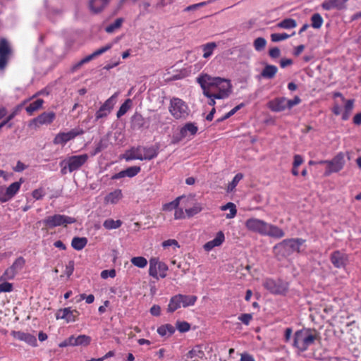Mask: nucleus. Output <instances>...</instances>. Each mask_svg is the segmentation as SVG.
<instances>
[{
	"mask_svg": "<svg viewBox=\"0 0 361 361\" xmlns=\"http://www.w3.org/2000/svg\"><path fill=\"white\" fill-rule=\"evenodd\" d=\"M197 127L192 123H188L180 128V135L186 137L188 135H195L197 132Z\"/></svg>",
	"mask_w": 361,
	"mask_h": 361,
	"instance_id": "nucleus-25",
	"label": "nucleus"
},
{
	"mask_svg": "<svg viewBox=\"0 0 361 361\" xmlns=\"http://www.w3.org/2000/svg\"><path fill=\"white\" fill-rule=\"evenodd\" d=\"M43 103V99H38L27 106L25 110L30 115H32L35 111L39 110L42 107Z\"/></svg>",
	"mask_w": 361,
	"mask_h": 361,
	"instance_id": "nucleus-35",
	"label": "nucleus"
},
{
	"mask_svg": "<svg viewBox=\"0 0 361 361\" xmlns=\"http://www.w3.org/2000/svg\"><path fill=\"white\" fill-rule=\"evenodd\" d=\"M82 131L76 132L75 130H71L68 133H60L56 135L54 139V144L55 145H64L68 141L73 139L77 135L82 134Z\"/></svg>",
	"mask_w": 361,
	"mask_h": 361,
	"instance_id": "nucleus-16",
	"label": "nucleus"
},
{
	"mask_svg": "<svg viewBox=\"0 0 361 361\" xmlns=\"http://www.w3.org/2000/svg\"><path fill=\"white\" fill-rule=\"evenodd\" d=\"M131 263L139 268H144L147 264V259L143 257H135L130 259Z\"/></svg>",
	"mask_w": 361,
	"mask_h": 361,
	"instance_id": "nucleus-45",
	"label": "nucleus"
},
{
	"mask_svg": "<svg viewBox=\"0 0 361 361\" xmlns=\"http://www.w3.org/2000/svg\"><path fill=\"white\" fill-rule=\"evenodd\" d=\"M184 207L185 208V214L188 217L195 216L202 209V205L200 203L195 202L194 198L192 202L188 203V206Z\"/></svg>",
	"mask_w": 361,
	"mask_h": 361,
	"instance_id": "nucleus-22",
	"label": "nucleus"
},
{
	"mask_svg": "<svg viewBox=\"0 0 361 361\" xmlns=\"http://www.w3.org/2000/svg\"><path fill=\"white\" fill-rule=\"evenodd\" d=\"M108 141L105 139H101L97 147H95L94 152L92 153V155L94 156L101 151L105 149L108 147Z\"/></svg>",
	"mask_w": 361,
	"mask_h": 361,
	"instance_id": "nucleus-49",
	"label": "nucleus"
},
{
	"mask_svg": "<svg viewBox=\"0 0 361 361\" xmlns=\"http://www.w3.org/2000/svg\"><path fill=\"white\" fill-rule=\"evenodd\" d=\"M115 276H116V271L114 269L104 270L101 273V277L104 279H106L108 277L114 278Z\"/></svg>",
	"mask_w": 361,
	"mask_h": 361,
	"instance_id": "nucleus-54",
	"label": "nucleus"
},
{
	"mask_svg": "<svg viewBox=\"0 0 361 361\" xmlns=\"http://www.w3.org/2000/svg\"><path fill=\"white\" fill-rule=\"evenodd\" d=\"M312 26L314 28L319 29L322 27L323 23V19L319 13L314 14L312 18Z\"/></svg>",
	"mask_w": 361,
	"mask_h": 361,
	"instance_id": "nucleus-47",
	"label": "nucleus"
},
{
	"mask_svg": "<svg viewBox=\"0 0 361 361\" xmlns=\"http://www.w3.org/2000/svg\"><path fill=\"white\" fill-rule=\"evenodd\" d=\"M74 270V262L73 261H69L68 264L66 267V274L68 276H70Z\"/></svg>",
	"mask_w": 361,
	"mask_h": 361,
	"instance_id": "nucleus-60",
	"label": "nucleus"
},
{
	"mask_svg": "<svg viewBox=\"0 0 361 361\" xmlns=\"http://www.w3.org/2000/svg\"><path fill=\"white\" fill-rule=\"evenodd\" d=\"M88 159V155L86 154L70 157L67 160H63L60 163L62 166L61 173L66 174L67 171L73 172L80 169Z\"/></svg>",
	"mask_w": 361,
	"mask_h": 361,
	"instance_id": "nucleus-7",
	"label": "nucleus"
},
{
	"mask_svg": "<svg viewBox=\"0 0 361 361\" xmlns=\"http://www.w3.org/2000/svg\"><path fill=\"white\" fill-rule=\"evenodd\" d=\"M55 118V114L54 112H44L34 118L30 125L35 124L37 126L39 125L49 124Z\"/></svg>",
	"mask_w": 361,
	"mask_h": 361,
	"instance_id": "nucleus-18",
	"label": "nucleus"
},
{
	"mask_svg": "<svg viewBox=\"0 0 361 361\" xmlns=\"http://www.w3.org/2000/svg\"><path fill=\"white\" fill-rule=\"evenodd\" d=\"M123 22V19L122 18H117L113 23L106 27L105 31L108 33L114 32L121 27Z\"/></svg>",
	"mask_w": 361,
	"mask_h": 361,
	"instance_id": "nucleus-41",
	"label": "nucleus"
},
{
	"mask_svg": "<svg viewBox=\"0 0 361 361\" xmlns=\"http://www.w3.org/2000/svg\"><path fill=\"white\" fill-rule=\"evenodd\" d=\"M224 240L225 237L224 233L222 231H219L217 233L214 239L206 243L203 247L205 251L209 252L214 247L220 246L224 243Z\"/></svg>",
	"mask_w": 361,
	"mask_h": 361,
	"instance_id": "nucleus-21",
	"label": "nucleus"
},
{
	"mask_svg": "<svg viewBox=\"0 0 361 361\" xmlns=\"http://www.w3.org/2000/svg\"><path fill=\"white\" fill-rule=\"evenodd\" d=\"M345 111L344 113L342 115V119L344 121H346L348 119L351 111L354 106V100L353 99H345Z\"/></svg>",
	"mask_w": 361,
	"mask_h": 361,
	"instance_id": "nucleus-34",
	"label": "nucleus"
},
{
	"mask_svg": "<svg viewBox=\"0 0 361 361\" xmlns=\"http://www.w3.org/2000/svg\"><path fill=\"white\" fill-rule=\"evenodd\" d=\"M181 201V204L183 207H187L188 203L193 201L192 196H183L178 197L173 201L166 203L163 206V209L165 211H172L173 209H177L179 202Z\"/></svg>",
	"mask_w": 361,
	"mask_h": 361,
	"instance_id": "nucleus-14",
	"label": "nucleus"
},
{
	"mask_svg": "<svg viewBox=\"0 0 361 361\" xmlns=\"http://www.w3.org/2000/svg\"><path fill=\"white\" fill-rule=\"evenodd\" d=\"M23 182V178H20L19 181L14 182L11 184L5 190L8 199L13 197L17 192L19 190L21 183Z\"/></svg>",
	"mask_w": 361,
	"mask_h": 361,
	"instance_id": "nucleus-29",
	"label": "nucleus"
},
{
	"mask_svg": "<svg viewBox=\"0 0 361 361\" xmlns=\"http://www.w3.org/2000/svg\"><path fill=\"white\" fill-rule=\"evenodd\" d=\"M244 104L243 103L237 105L235 107H234L232 110H231L229 112H228L224 116H223L221 118H219L217 120L218 122L223 121L228 118H230L231 116H233L235 112H237L239 109H240Z\"/></svg>",
	"mask_w": 361,
	"mask_h": 361,
	"instance_id": "nucleus-52",
	"label": "nucleus"
},
{
	"mask_svg": "<svg viewBox=\"0 0 361 361\" xmlns=\"http://www.w3.org/2000/svg\"><path fill=\"white\" fill-rule=\"evenodd\" d=\"M302 162H303L302 157L299 154H296L294 156V161H293V166H294V168H298L300 164H302Z\"/></svg>",
	"mask_w": 361,
	"mask_h": 361,
	"instance_id": "nucleus-61",
	"label": "nucleus"
},
{
	"mask_svg": "<svg viewBox=\"0 0 361 361\" xmlns=\"http://www.w3.org/2000/svg\"><path fill=\"white\" fill-rule=\"evenodd\" d=\"M290 36L291 35L286 33H273L271 35V39L274 42H278L282 40H285Z\"/></svg>",
	"mask_w": 361,
	"mask_h": 361,
	"instance_id": "nucleus-50",
	"label": "nucleus"
},
{
	"mask_svg": "<svg viewBox=\"0 0 361 361\" xmlns=\"http://www.w3.org/2000/svg\"><path fill=\"white\" fill-rule=\"evenodd\" d=\"M245 226L250 231L257 233L263 235L281 238L285 233L282 229L276 226L269 224L261 219L250 218L246 220Z\"/></svg>",
	"mask_w": 361,
	"mask_h": 361,
	"instance_id": "nucleus-2",
	"label": "nucleus"
},
{
	"mask_svg": "<svg viewBox=\"0 0 361 361\" xmlns=\"http://www.w3.org/2000/svg\"><path fill=\"white\" fill-rule=\"evenodd\" d=\"M171 245H175L176 247H179L178 241L174 239H169L162 243V246L164 247H168Z\"/></svg>",
	"mask_w": 361,
	"mask_h": 361,
	"instance_id": "nucleus-58",
	"label": "nucleus"
},
{
	"mask_svg": "<svg viewBox=\"0 0 361 361\" xmlns=\"http://www.w3.org/2000/svg\"><path fill=\"white\" fill-rule=\"evenodd\" d=\"M330 260L335 267L344 268L348 262V257L344 253L335 251L331 255Z\"/></svg>",
	"mask_w": 361,
	"mask_h": 361,
	"instance_id": "nucleus-15",
	"label": "nucleus"
},
{
	"mask_svg": "<svg viewBox=\"0 0 361 361\" xmlns=\"http://www.w3.org/2000/svg\"><path fill=\"white\" fill-rule=\"evenodd\" d=\"M118 94V93L116 92L101 106L95 114L96 120L107 116L114 106Z\"/></svg>",
	"mask_w": 361,
	"mask_h": 361,
	"instance_id": "nucleus-12",
	"label": "nucleus"
},
{
	"mask_svg": "<svg viewBox=\"0 0 361 361\" xmlns=\"http://www.w3.org/2000/svg\"><path fill=\"white\" fill-rule=\"evenodd\" d=\"M348 1V0H326L322 3V7L326 11L334 8L342 10L345 8V4Z\"/></svg>",
	"mask_w": 361,
	"mask_h": 361,
	"instance_id": "nucleus-19",
	"label": "nucleus"
},
{
	"mask_svg": "<svg viewBox=\"0 0 361 361\" xmlns=\"http://www.w3.org/2000/svg\"><path fill=\"white\" fill-rule=\"evenodd\" d=\"M73 341L71 343V346H77V345H88L91 342V337L86 335H80L77 337L74 336H71V341Z\"/></svg>",
	"mask_w": 361,
	"mask_h": 361,
	"instance_id": "nucleus-24",
	"label": "nucleus"
},
{
	"mask_svg": "<svg viewBox=\"0 0 361 361\" xmlns=\"http://www.w3.org/2000/svg\"><path fill=\"white\" fill-rule=\"evenodd\" d=\"M264 287L274 294H284L288 289V283L280 279H267L263 282Z\"/></svg>",
	"mask_w": 361,
	"mask_h": 361,
	"instance_id": "nucleus-10",
	"label": "nucleus"
},
{
	"mask_svg": "<svg viewBox=\"0 0 361 361\" xmlns=\"http://www.w3.org/2000/svg\"><path fill=\"white\" fill-rule=\"evenodd\" d=\"M197 82L203 90L207 97H214L218 99L227 98L232 92L230 80L221 78H212L209 75H203L197 78Z\"/></svg>",
	"mask_w": 361,
	"mask_h": 361,
	"instance_id": "nucleus-1",
	"label": "nucleus"
},
{
	"mask_svg": "<svg viewBox=\"0 0 361 361\" xmlns=\"http://www.w3.org/2000/svg\"><path fill=\"white\" fill-rule=\"evenodd\" d=\"M243 173H237L235 176V177L233 178V179L232 180V181L228 183L227 188H226L227 192H233L234 190V189L235 188L236 185L238 184V183L243 179Z\"/></svg>",
	"mask_w": 361,
	"mask_h": 361,
	"instance_id": "nucleus-37",
	"label": "nucleus"
},
{
	"mask_svg": "<svg viewBox=\"0 0 361 361\" xmlns=\"http://www.w3.org/2000/svg\"><path fill=\"white\" fill-rule=\"evenodd\" d=\"M32 195L35 200H39L44 195V192L42 189L39 188L33 190Z\"/></svg>",
	"mask_w": 361,
	"mask_h": 361,
	"instance_id": "nucleus-59",
	"label": "nucleus"
},
{
	"mask_svg": "<svg viewBox=\"0 0 361 361\" xmlns=\"http://www.w3.org/2000/svg\"><path fill=\"white\" fill-rule=\"evenodd\" d=\"M11 336L19 341H24L27 344L32 346H37V341L36 337L29 333H25L20 331H12L11 333Z\"/></svg>",
	"mask_w": 361,
	"mask_h": 361,
	"instance_id": "nucleus-13",
	"label": "nucleus"
},
{
	"mask_svg": "<svg viewBox=\"0 0 361 361\" xmlns=\"http://www.w3.org/2000/svg\"><path fill=\"white\" fill-rule=\"evenodd\" d=\"M300 102L301 99L298 96H295L293 99H287L286 97H278L269 101L267 106L272 111L281 112L287 109H290Z\"/></svg>",
	"mask_w": 361,
	"mask_h": 361,
	"instance_id": "nucleus-6",
	"label": "nucleus"
},
{
	"mask_svg": "<svg viewBox=\"0 0 361 361\" xmlns=\"http://www.w3.org/2000/svg\"><path fill=\"white\" fill-rule=\"evenodd\" d=\"M75 218L61 214H55L49 216L42 222L48 228H52L56 226H66L68 224L75 223Z\"/></svg>",
	"mask_w": 361,
	"mask_h": 361,
	"instance_id": "nucleus-8",
	"label": "nucleus"
},
{
	"mask_svg": "<svg viewBox=\"0 0 361 361\" xmlns=\"http://www.w3.org/2000/svg\"><path fill=\"white\" fill-rule=\"evenodd\" d=\"M122 196L121 190L117 189L106 195L104 200L107 203L116 204L122 198Z\"/></svg>",
	"mask_w": 361,
	"mask_h": 361,
	"instance_id": "nucleus-28",
	"label": "nucleus"
},
{
	"mask_svg": "<svg viewBox=\"0 0 361 361\" xmlns=\"http://www.w3.org/2000/svg\"><path fill=\"white\" fill-rule=\"evenodd\" d=\"M185 212H183V208L180 209H176L175 214H174V218L176 219H184L185 217Z\"/></svg>",
	"mask_w": 361,
	"mask_h": 361,
	"instance_id": "nucleus-62",
	"label": "nucleus"
},
{
	"mask_svg": "<svg viewBox=\"0 0 361 361\" xmlns=\"http://www.w3.org/2000/svg\"><path fill=\"white\" fill-rule=\"evenodd\" d=\"M157 332L161 336H171L174 332V329L171 325L167 324L159 327Z\"/></svg>",
	"mask_w": 361,
	"mask_h": 361,
	"instance_id": "nucleus-43",
	"label": "nucleus"
},
{
	"mask_svg": "<svg viewBox=\"0 0 361 361\" xmlns=\"http://www.w3.org/2000/svg\"><path fill=\"white\" fill-rule=\"evenodd\" d=\"M25 264V260L23 257H18L11 266L17 273L20 271Z\"/></svg>",
	"mask_w": 361,
	"mask_h": 361,
	"instance_id": "nucleus-46",
	"label": "nucleus"
},
{
	"mask_svg": "<svg viewBox=\"0 0 361 361\" xmlns=\"http://www.w3.org/2000/svg\"><path fill=\"white\" fill-rule=\"evenodd\" d=\"M158 154L157 149L154 147H142V160H150L156 157Z\"/></svg>",
	"mask_w": 361,
	"mask_h": 361,
	"instance_id": "nucleus-30",
	"label": "nucleus"
},
{
	"mask_svg": "<svg viewBox=\"0 0 361 361\" xmlns=\"http://www.w3.org/2000/svg\"><path fill=\"white\" fill-rule=\"evenodd\" d=\"M305 242L300 238L284 240L274 247V251L279 259L286 257L294 252H300V247Z\"/></svg>",
	"mask_w": 361,
	"mask_h": 361,
	"instance_id": "nucleus-3",
	"label": "nucleus"
},
{
	"mask_svg": "<svg viewBox=\"0 0 361 361\" xmlns=\"http://www.w3.org/2000/svg\"><path fill=\"white\" fill-rule=\"evenodd\" d=\"M125 176L133 177L136 176L140 171V166H131L126 170H123Z\"/></svg>",
	"mask_w": 361,
	"mask_h": 361,
	"instance_id": "nucleus-51",
	"label": "nucleus"
},
{
	"mask_svg": "<svg viewBox=\"0 0 361 361\" xmlns=\"http://www.w3.org/2000/svg\"><path fill=\"white\" fill-rule=\"evenodd\" d=\"M317 336L308 330L297 331L294 335L293 346L298 349V353H302L314 343Z\"/></svg>",
	"mask_w": 361,
	"mask_h": 361,
	"instance_id": "nucleus-4",
	"label": "nucleus"
},
{
	"mask_svg": "<svg viewBox=\"0 0 361 361\" xmlns=\"http://www.w3.org/2000/svg\"><path fill=\"white\" fill-rule=\"evenodd\" d=\"M216 47V44L215 42H209V43H207L204 45H203V51H204V54H203V57L204 59H207L208 57H209L212 54V51Z\"/></svg>",
	"mask_w": 361,
	"mask_h": 361,
	"instance_id": "nucleus-44",
	"label": "nucleus"
},
{
	"mask_svg": "<svg viewBox=\"0 0 361 361\" xmlns=\"http://www.w3.org/2000/svg\"><path fill=\"white\" fill-rule=\"evenodd\" d=\"M240 361H255V360L252 355L243 353L240 355Z\"/></svg>",
	"mask_w": 361,
	"mask_h": 361,
	"instance_id": "nucleus-63",
	"label": "nucleus"
},
{
	"mask_svg": "<svg viewBox=\"0 0 361 361\" xmlns=\"http://www.w3.org/2000/svg\"><path fill=\"white\" fill-rule=\"evenodd\" d=\"M297 26V23L294 19L286 18L277 24V27L283 29H291Z\"/></svg>",
	"mask_w": 361,
	"mask_h": 361,
	"instance_id": "nucleus-36",
	"label": "nucleus"
},
{
	"mask_svg": "<svg viewBox=\"0 0 361 361\" xmlns=\"http://www.w3.org/2000/svg\"><path fill=\"white\" fill-rule=\"evenodd\" d=\"M169 111L176 119L185 118L188 115V106L179 98H173L171 99Z\"/></svg>",
	"mask_w": 361,
	"mask_h": 361,
	"instance_id": "nucleus-9",
	"label": "nucleus"
},
{
	"mask_svg": "<svg viewBox=\"0 0 361 361\" xmlns=\"http://www.w3.org/2000/svg\"><path fill=\"white\" fill-rule=\"evenodd\" d=\"M126 160L139 159L142 160V147L132 148L128 152Z\"/></svg>",
	"mask_w": 361,
	"mask_h": 361,
	"instance_id": "nucleus-32",
	"label": "nucleus"
},
{
	"mask_svg": "<svg viewBox=\"0 0 361 361\" xmlns=\"http://www.w3.org/2000/svg\"><path fill=\"white\" fill-rule=\"evenodd\" d=\"M111 48V44H106L105 47H103L96 50L95 51H94L92 53L93 56H94V57H96V56H97L99 55H101L103 53H104L106 51H108L109 49H110Z\"/></svg>",
	"mask_w": 361,
	"mask_h": 361,
	"instance_id": "nucleus-56",
	"label": "nucleus"
},
{
	"mask_svg": "<svg viewBox=\"0 0 361 361\" xmlns=\"http://www.w3.org/2000/svg\"><path fill=\"white\" fill-rule=\"evenodd\" d=\"M181 294H178L172 297L170 300L169 306H168V312L173 313L177 309L182 307L181 305Z\"/></svg>",
	"mask_w": 361,
	"mask_h": 361,
	"instance_id": "nucleus-26",
	"label": "nucleus"
},
{
	"mask_svg": "<svg viewBox=\"0 0 361 361\" xmlns=\"http://www.w3.org/2000/svg\"><path fill=\"white\" fill-rule=\"evenodd\" d=\"M122 221L121 220H114L112 219H106L103 223V226L108 230L116 229L121 227Z\"/></svg>",
	"mask_w": 361,
	"mask_h": 361,
	"instance_id": "nucleus-33",
	"label": "nucleus"
},
{
	"mask_svg": "<svg viewBox=\"0 0 361 361\" xmlns=\"http://www.w3.org/2000/svg\"><path fill=\"white\" fill-rule=\"evenodd\" d=\"M319 164H326L324 176H328L333 173L341 171L345 165V153L338 152L331 160H322L318 162Z\"/></svg>",
	"mask_w": 361,
	"mask_h": 361,
	"instance_id": "nucleus-5",
	"label": "nucleus"
},
{
	"mask_svg": "<svg viewBox=\"0 0 361 361\" xmlns=\"http://www.w3.org/2000/svg\"><path fill=\"white\" fill-rule=\"evenodd\" d=\"M110 0H90L89 8L93 13L102 12L109 4Z\"/></svg>",
	"mask_w": 361,
	"mask_h": 361,
	"instance_id": "nucleus-20",
	"label": "nucleus"
},
{
	"mask_svg": "<svg viewBox=\"0 0 361 361\" xmlns=\"http://www.w3.org/2000/svg\"><path fill=\"white\" fill-rule=\"evenodd\" d=\"M269 55L272 59H277L281 56V51L278 47H273L269 51Z\"/></svg>",
	"mask_w": 361,
	"mask_h": 361,
	"instance_id": "nucleus-55",
	"label": "nucleus"
},
{
	"mask_svg": "<svg viewBox=\"0 0 361 361\" xmlns=\"http://www.w3.org/2000/svg\"><path fill=\"white\" fill-rule=\"evenodd\" d=\"M278 68L276 66L266 63L260 73V77L266 79H272L275 77Z\"/></svg>",
	"mask_w": 361,
	"mask_h": 361,
	"instance_id": "nucleus-23",
	"label": "nucleus"
},
{
	"mask_svg": "<svg viewBox=\"0 0 361 361\" xmlns=\"http://www.w3.org/2000/svg\"><path fill=\"white\" fill-rule=\"evenodd\" d=\"M8 197L6 195L5 189L4 187H0V202H5L8 200Z\"/></svg>",
	"mask_w": 361,
	"mask_h": 361,
	"instance_id": "nucleus-64",
	"label": "nucleus"
},
{
	"mask_svg": "<svg viewBox=\"0 0 361 361\" xmlns=\"http://www.w3.org/2000/svg\"><path fill=\"white\" fill-rule=\"evenodd\" d=\"M221 210H227L229 209L230 212L226 214L227 219H232L233 218L237 213V209L235 205L232 202H228L226 204L221 207Z\"/></svg>",
	"mask_w": 361,
	"mask_h": 361,
	"instance_id": "nucleus-39",
	"label": "nucleus"
},
{
	"mask_svg": "<svg viewBox=\"0 0 361 361\" xmlns=\"http://www.w3.org/2000/svg\"><path fill=\"white\" fill-rule=\"evenodd\" d=\"M12 54L11 47L8 42L2 38L0 39V70H4Z\"/></svg>",
	"mask_w": 361,
	"mask_h": 361,
	"instance_id": "nucleus-11",
	"label": "nucleus"
},
{
	"mask_svg": "<svg viewBox=\"0 0 361 361\" xmlns=\"http://www.w3.org/2000/svg\"><path fill=\"white\" fill-rule=\"evenodd\" d=\"M87 243V239L85 237H75L71 242L72 247L76 250H81Z\"/></svg>",
	"mask_w": 361,
	"mask_h": 361,
	"instance_id": "nucleus-31",
	"label": "nucleus"
},
{
	"mask_svg": "<svg viewBox=\"0 0 361 361\" xmlns=\"http://www.w3.org/2000/svg\"><path fill=\"white\" fill-rule=\"evenodd\" d=\"M177 329L180 332H186L189 331L190 325L186 322H178L176 323Z\"/></svg>",
	"mask_w": 361,
	"mask_h": 361,
	"instance_id": "nucleus-53",
	"label": "nucleus"
},
{
	"mask_svg": "<svg viewBox=\"0 0 361 361\" xmlns=\"http://www.w3.org/2000/svg\"><path fill=\"white\" fill-rule=\"evenodd\" d=\"M12 290V284L8 282L0 283V293L10 292Z\"/></svg>",
	"mask_w": 361,
	"mask_h": 361,
	"instance_id": "nucleus-57",
	"label": "nucleus"
},
{
	"mask_svg": "<svg viewBox=\"0 0 361 361\" xmlns=\"http://www.w3.org/2000/svg\"><path fill=\"white\" fill-rule=\"evenodd\" d=\"M267 45V40L264 37H257L253 42V47L257 51H261L264 49Z\"/></svg>",
	"mask_w": 361,
	"mask_h": 361,
	"instance_id": "nucleus-42",
	"label": "nucleus"
},
{
	"mask_svg": "<svg viewBox=\"0 0 361 361\" xmlns=\"http://www.w3.org/2000/svg\"><path fill=\"white\" fill-rule=\"evenodd\" d=\"M167 269L166 265L159 262L156 258L149 260V274L150 276L158 279L159 271H165Z\"/></svg>",
	"mask_w": 361,
	"mask_h": 361,
	"instance_id": "nucleus-17",
	"label": "nucleus"
},
{
	"mask_svg": "<svg viewBox=\"0 0 361 361\" xmlns=\"http://www.w3.org/2000/svg\"><path fill=\"white\" fill-rule=\"evenodd\" d=\"M17 274V272L12 269L11 267H9L6 269L4 274L1 276V280L6 281L13 279L15 276Z\"/></svg>",
	"mask_w": 361,
	"mask_h": 361,
	"instance_id": "nucleus-48",
	"label": "nucleus"
},
{
	"mask_svg": "<svg viewBox=\"0 0 361 361\" xmlns=\"http://www.w3.org/2000/svg\"><path fill=\"white\" fill-rule=\"evenodd\" d=\"M131 104V99H126L120 106L118 111H117L116 116L118 118H121L122 116H123L130 109Z\"/></svg>",
	"mask_w": 361,
	"mask_h": 361,
	"instance_id": "nucleus-38",
	"label": "nucleus"
},
{
	"mask_svg": "<svg viewBox=\"0 0 361 361\" xmlns=\"http://www.w3.org/2000/svg\"><path fill=\"white\" fill-rule=\"evenodd\" d=\"M197 300V297L195 295H181V305L182 307H186L194 305Z\"/></svg>",
	"mask_w": 361,
	"mask_h": 361,
	"instance_id": "nucleus-40",
	"label": "nucleus"
},
{
	"mask_svg": "<svg viewBox=\"0 0 361 361\" xmlns=\"http://www.w3.org/2000/svg\"><path fill=\"white\" fill-rule=\"evenodd\" d=\"M204 357V352L199 349H192L187 354L188 361H202Z\"/></svg>",
	"mask_w": 361,
	"mask_h": 361,
	"instance_id": "nucleus-27",
	"label": "nucleus"
}]
</instances>
